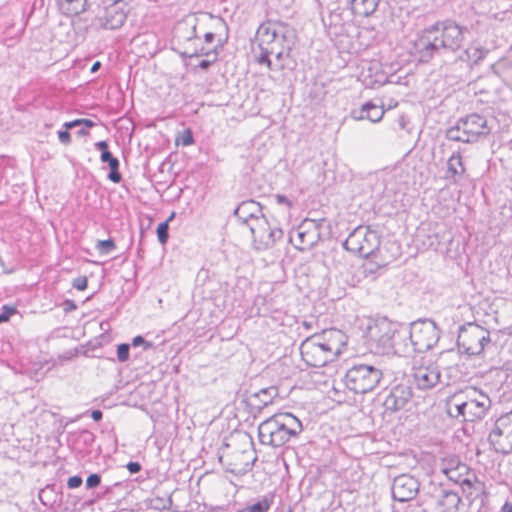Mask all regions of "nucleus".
<instances>
[{
    "label": "nucleus",
    "instance_id": "obj_16",
    "mask_svg": "<svg viewBox=\"0 0 512 512\" xmlns=\"http://www.w3.org/2000/svg\"><path fill=\"white\" fill-rule=\"evenodd\" d=\"M488 441L495 452L503 455L512 453V434L506 419L500 416L496 420L494 428L488 435Z\"/></svg>",
    "mask_w": 512,
    "mask_h": 512
},
{
    "label": "nucleus",
    "instance_id": "obj_39",
    "mask_svg": "<svg viewBox=\"0 0 512 512\" xmlns=\"http://www.w3.org/2000/svg\"><path fill=\"white\" fill-rule=\"evenodd\" d=\"M175 142L176 145H182L184 147L192 145L194 143L192 131L190 129H185L176 137Z\"/></svg>",
    "mask_w": 512,
    "mask_h": 512
},
{
    "label": "nucleus",
    "instance_id": "obj_35",
    "mask_svg": "<svg viewBox=\"0 0 512 512\" xmlns=\"http://www.w3.org/2000/svg\"><path fill=\"white\" fill-rule=\"evenodd\" d=\"M440 468L457 469L460 472H467L468 467L460 461L457 456H449L443 459Z\"/></svg>",
    "mask_w": 512,
    "mask_h": 512
},
{
    "label": "nucleus",
    "instance_id": "obj_52",
    "mask_svg": "<svg viewBox=\"0 0 512 512\" xmlns=\"http://www.w3.org/2000/svg\"><path fill=\"white\" fill-rule=\"evenodd\" d=\"M58 138H59V141L62 143V144H70L71 142V135L69 133V130H67L65 128V130H60L58 132Z\"/></svg>",
    "mask_w": 512,
    "mask_h": 512
},
{
    "label": "nucleus",
    "instance_id": "obj_37",
    "mask_svg": "<svg viewBox=\"0 0 512 512\" xmlns=\"http://www.w3.org/2000/svg\"><path fill=\"white\" fill-rule=\"evenodd\" d=\"M441 472L447 476V478L455 483H464L466 479L462 477L467 474V472H460L457 469L450 468H440Z\"/></svg>",
    "mask_w": 512,
    "mask_h": 512
},
{
    "label": "nucleus",
    "instance_id": "obj_31",
    "mask_svg": "<svg viewBox=\"0 0 512 512\" xmlns=\"http://www.w3.org/2000/svg\"><path fill=\"white\" fill-rule=\"evenodd\" d=\"M378 6V0H351L350 7L353 15L368 17Z\"/></svg>",
    "mask_w": 512,
    "mask_h": 512
},
{
    "label": "nucleus",
    "instance_id": "obj_43",
    "mask_svg": "<svg viewBox=\"0 0 512 512\" xmlns=\"http://www.w3.org/2000/svg\"><path fill=\"white\" fill-rule=\"evenodd\" d=\"M315 344H316V346H318V348L322 352H325V354L327 355V357L329 358L330 361H333L338 356V354L334 350L328 349L329 346L326 344V342L323 339L316 340Z\"/></svg>",
    "mask_w": 512,
    "mask_h": 512
},
{
    "label": "nucleus",
    "instance_id": "obj_61",
    "mask_svg": "<svg viewBox=\"0 0 512 512\" xmlns=\"http://www.w3.org/2000/svg\"><path fill=\"white\" fill-rule=\"evenodd\" d=\"M214 38H215V34L212 33V32H207L204 35V40H205L206 43L213 42Z\"/></svg>",
    "mask_w": 512,
    "mask_h": 512
},
{
    "label": "nucleus",
    "instance_id": "obj_27",
    "mask_svg": "<svg viewBox=\"0 0 512 512\" xmlns=\"http://www.w3.org/2000/svg\"><path fill=\"white\" fill-rule=\"evenodd\" d=\"M352 116L356 120L368 119L371 122L376 123L383 118L384 110L382 107L368 101L362 105L359 111H353Z\"/></svg>",
    "mask_w": 512,
    "mask_h": 512
},
{
    "label": "nucleus",
    "instance_id": "obj_10",
    "mask_svg": "<svg viewBox=\"0 0 512 512\" xmlns=\"http://www.w3.org/2000/svg\"><path fill=\"white\" fill-rule=\"evenodd\" d=\"M249 230L252 236V246L257 251H265L274 247L284 235L283 230L276 225H271L265 215L253 223Z\"/></svg>",
    "mask_w": 512,
    "mask_h": 512
},
{
    "label": "nucleus",
    "instance_id": "obj_38",
    "mask_svg": "<svg viewBox=\"0 0 512 512\" xmlns=\"http://www.w3.org/2000/svg\"><path fill=\"white\" fill-rule=\"evenodd\" d=\"M184 55H187L190 58L206 56L207 58L218 56V47H214L211 50H206L204 47L195 48L192 53L185 52Z\"/></svg>",
    "mask_w": 512,
    "mask_h": 512
},
{
    "label": "nucleus",
    "instance_id": "obj_12",
    "mask_svg": "<svg viewBox=\"0 0 512 512\" xmlns=\"http://www.w3.org/2000/svg\"><path fill=\"white\" fill-rule=\"evenodd\" d=\"M464 401L466 402L467 422L482 420L491 407L489 396L475 387H468L464 390Z\"/></svg>",
    "mask_w": 512,
    "mask_h": 512
},
{
    "label": "nucleus",
    "instance_id": "obj_13",
    "mask_svg": "<svg viewBox=\"0 0 512 512\" xmlns=\"http://www.w3.org/2000/svg\"><path fill=\"white\" fill-rule=\"evenodd\" d=\"M413 393L409 380H402L391 385L383 401L386 412L394 413L406 407L412 399Z\"/></svg>",
    "mask_w": 512,
    "mask_h": 512
},
{
    "label": "nucleus",
    "instance_id": "obj_57",
    "mask_svg": "<svg viewBox=\"0 0 512 512\" xmlns=\"http://www.w3.org/2000/svg\"><path fill=\"white\" fill-rule=\"evenodd\" d=\"M196 28H197V23H194V24L191 26V33H190V35H188V36L186 37V39H187L188 41H190V40H192V39H197V38H198Z\"/></svg>",
    "mask_w": 512,
    "mask_h": 512
},
{
    "label": "nucleus",
    "instance_id": "obj_21",
    "mask_svg": "<svg viewBox=\"0 0 512 512\" xmlns=\"http://www.w3.org/2000/svg\"><path fill=\"white\" fill-rule=\"evenodd\" d=\"M126 4L116 1L105 8L104 15L100 18L101 25L105 29L115 30L123 26L126 21Z\"/></svg>",
    "mask_w": 512,
    "mask_h": 512
},
{
    "label": "nucleus",
    "instance_id": "obj_29",
    "mask_svg": "<svg viewBox=\"0 0 512 512\" xmlns=\"http://www.w3.org/2000/svg\"><path fill=\"white\" fill-rule=\"evenodd\" d=\"M465 173V167L462 162V157L459 152L454 153L447 161V171L445 179L451 183L456 184L458 178Z\"/></svg>",
    "mask_w": 512,
    "mask_h": 512
},
{
    "label": "nucleus",
    "instance_id": "obj_55",
    "mask_svg": "<svg viewBox=\"0 0 512 512\" xmlns=\"http://www.w3.org/2000/svg\"><path fill=\"white\" fill-rule=\"evenodd\" d=\"M95 148L104 154V151H109L108 142L105 140L98 141L94 144Z\"/></svg>",
    "mask_w": 512,
    "mask_h": 512
},
{
    "label": "nucleus",
    "instance_id": "obj_56",
    "mask_svg": "<svg viewBox=\"0 0 512 512\" xmlns=\"http://www.w3.org/2000/svg\"><path fill=\"white\" fill-rule=\"evenodd\" d=\"M91 417L94 421L99 422L100 420H102L103 413L101 410H93L91 412Z\"/></svg>",
    "mask_w": 512,
    "mask_h": 512
},
{
    "label": "nucleus",
    "instance_id": "obj_5",
    "mask_svg": "<svg viewBox=\"0 0 512 512\" xmlns=\"http://www.w3.org/2000/svg\"><path fill=\"white\" fill-rule=\"evenodd\" d=\"M380 243V236L375 230L360 225L348 235L343 247L361 257L369 258L378 251Z\"/></svg>",
    "mask_w": 512,
    "mask_h": 512
},
{
    "label": "nucleus",
    "instance_id": "obj_8",
    "mask_svg": "<svg viewBox=\"0 0 512 512\" xmlns=\"http://www.w3.org/2000/svg\"><path fill=\"white\" fill-rule=\"evenodd\" d=\"M440 38L441 47L445 52L456 53L464 46L465 34L469 32L467 26L459 25L455 20L446 19L434 23Z\"/></svg>",
    "mask_w": 512,
    "mask_h": 512
},
{
    "label": "nucleus",
    "instance_id": "obj_36",
    "mask_svg": "<svg viewBox=\"0 0 512 512\" xmlns=\"http://www.w3.org/2000/svg\"><path fill=\"white\" fill-rule=\"evenodd\" d=\"M97 251L102 255H108L116 249V245L113 239L99 240L96 243Z\"/></svg>",
    "mask_w": 512,
    "mask_h": 512
},
{
    "label": "nucleus",
    "instance_id": "obj_6",
    "mask_svg": "<svg viewBox=\"0 0 512 512\" xmlns=\"http://www.w3.org/2000/svg\"><path fill=\"white\" fill-rule=\"evenodd\" d=\"M434 24L424 28L413 41L411 54L421 63H429L434 57L444 54Z\"/></svg>",
    "mask_w": 512,
    "mask_h": 512
},
{
    "label": "nucleus",
    "instance_id": "obj_33",
    "mask_svg": "<svg viewBox=\"0 0 512 512\" xmlns=\"http://www.w3.org/2000/svg\"><path fill=\"white\" fill-rule=\"evenodd\" d=\"M273 503L272 496H262L255 503L247 505L245 508L238 510L237 512H267Z\"/></svg>",
    "mask_w": 512,
    "mask_h": 512
},
{
    "label": "nucleus",
    "instance_id": "obj_15",
    "mask_svg": "<svg viewBox=\"0 0 512 512\" xmlns=\"http://www.w3.org/2000/svg\"><path fill=\"white\" fill-rule=\"evenodd\" d=\"M427 494L432 498L435 504L441 508V512H455L461 502V498L457 492L434 481H431L427 486Z\"/></svg>",
    "mask_w": 512,
    "mask_h": 512
},
{
    "label": "nucleus",
    "instance_id": "obj_53",
    "mask_svg": "<svg viewBox=\"0 0 512 512\" xmlns=\"http://www.w3.org/2000/svg\"><path fill=\"white\" fill-rule=\"evenodd\" d=\"M479 338L480 339H479L478 345H481V353H482L485 345L490 342L489 333L483 329V334L479 333Z\"/></svg>",
    "mask_w": 512,
    "mask_h": 512
},
{
    "label": "nucleus",
    "instance_id": "obj_60",
    "mask_svg": "<svg viewBox=\"0 0 512 512\" xmlns=\"http://www.w3.org/2000/svg\"><path fill=\"white\" fill-rule=\"evenodd\" d=\"M397 123H398V126L401 128V129H406V125L408 123L406 117L404 115H401L398 120H397Z\"/></svg>",
    "mask_w": 512,
    "mask_h": 512
},
{
    "label": "nucleus",
    "instance_id": "obj_19",
    "mask_svg": "<svg viewBox=\"0 0 512 512\" xmlns=\"http://www.w3.org/2000/svg\"><path fill=\"white\" fill-rule=\"evenodd\" d=\"M441 372L437 364H422L413 368V380L420 390L434 388L440 381Z\"/></svg>",
    "mask_w": 512,
    "mask_h": 512
},
{
    "label": "nucleus",
    "instance_id": "obj_23",
    "mask_svg": "<svg viewBox=\"0 0 512 512\" xmlns=\"http://www.w3.org/2000/svg\"><path fill=\"white\" fill-rule=\"evenodd\" d=\"M391 352L401 356H410L413 354L409 326L396 324V331H394Z\"/></svg>",
    "mask_w": 512,
    "mask_h": 512
},
{
    "label": "nucleus",
    "instance_id": "obj_63",
    "mask_svg": "<svg viewBox=\"0 0 512 512\" xmlns=\"http://www.w3.org/2000/svg\"><path fill=\"white\" fill-rule=\"evenodd\" d=\"M501 512H512V503L510 502H506L502 508H501Z\"/></svg>",
    "mask_w": 512,
    "mask_h": 512
},
{
    "label": "nucleus",
    "instance_id": "obj_24",
    "mask_svg": "<svg viewBox=\"0 0 512 512\" xmlns=\"http://www.w3.org/2000/svg\"><path fill=\"white\" fill-rule=\"evenodd\" d=\"M279 390L276 386L263 388L258 392L251 394L247 399V405L253 410L261 411L264 407L273 403L278 396Z\"/></svg>",
    "mask_w": 512,
    "mask_h": 512
},
{
    "label": "nucleus",
    "instance_id": "obj_3",
    "mask_svg": "<svg viewBox=\"0 0 512 512\" xmlns=\"http://www.w3.org/2000/svg\"><path fill=\"white\" fill-rule=\"evenodd\" d=\"M491 131L487 119L480 114H469L458 119L456 124L446 130V138L451 141L474 143Z\"/></svg>",
    "mask_w": 512,
    "mask_h": 512
},
{
    "label": "nucleus",
    "instance_id": "obj_32",
    "mask_svg": "<svg viewBox=\"0 0 512 512\" xmlns=\"http://www.w3.org/2000/svg\"><path fill=\"white\" fill-rule=\"evenodd\" d=\"M86 0H59V5L63 13L75 16L86 10Z\"/></svg>",
    "mask_w": 512,
    "mask_h": 512
},
{
    "label": "nucleus",
    "instance_id": "obj_44",
    "mask_svg": "<svg viewBox=\"0 0 512 512\" xmlns=\"http://www.w3.org/2000/svg\"><path fill=\"white\" fill-rule=\"evenodd\" d=\"M101 483V476L98 473L90 474L86 479V487L88 489L96 488Z\"/></svg>",
    "mask_w": 512,
    "mask_h": 512
},
{
    "label": "nucleus",
    "instance_id": "obj_59",
    "mask_svg": "<svg viewBox=\"0 0 512 512\" xmlns=\"http://www.w3.org/2000/svg\"><path fill=\"white\" fill-rule=\"evenodd\" d=\"M501 417H502V419L507 420V426L509 427V429H511V434H512V410L509 413L502 415Z\"/></svg>",
    "mask_w": 512,
    "mask_h": 512
},
{
    "label": "nucleus",
    "instance_id": "obj_64",
    "mask_svg": "<svg viewBox=\"0 0 512 512\" xmlns=\"http://www.w3.org/2000/svg\"><path fill=\"white\" fill-rule=\"evenodd\" d=\"M100 66H101V63H100L99 61L95 62V63L92 65V67H91V72H93V73H94V72L98 71V69L100 68Z\"/></svg>",
    "mask_w": 512,
    "mask_h": 512
},
{
    "label": "nucleus",
    "instance_id": "obj_14",
    "mask_svg": "<svg viewBox=\"0 0 512 512\" xmlns=\"http://www.w3.org/2000/svg\"><path fill=\"white\" fill-rule=\"evenodd\" d=\"M250 450H235L232 452H226L219 456V461L225 467L226 471L240 475L251 470L255 457L252 455Z\"/></svg>",
    "mask_w": 512,
    "mask_h": 512
},
{
    "label": "nucleus",
    "instance_id": "obj_1",
    "mask_svg": "<svg viewBox=\"0 0 512 512\" xmlns=\"http://www.w3.org/2000/svg\"><path fill=\"white\" fill-rule=\"evenodd\" d=\"M302 431V422L292 413H277L259 425L258 437L263 445L281 447Z\"/></svg>",
    "mask_w": 512,
    "mask_h": 512
},
{
    "label": "nucleus",
    "instance_id": "obj_30",
    "mask_svg": "<svg viewBox=\"0 0 512 512\" xmlns=\"http://www.w3.org/2000/svg\"><path fill=\"white\" fill-rule=\"evenodd\" d=\"M100 160L103 163H107L109 166L107 178L115 184L120 183L122 181V174L119 171L120 162L118 158L113 156L110 151H104V154L100 155Z\"/></svg>",
    "mask_w": 512,
    "mask_h": 512
},
{
    "label": "nucleus",
    "instance_id": "obj_41",
    "mask_svg": "<svg viewBox=\"0 0 512 512\" xmlns=\"http://www.w3.org/2000/svg\"><path fill=\"white\" fill-rule=\"evenodd\" d=\"M76 126H84L86 128H91L93 126H95V123L90 120V119H85V118H81V119H75L73 121H70V122H66L64 124V127L67 129V130H70Z\"/></svg>",
    "mask_w": 512,
    "mask_h": 512
},
{
    "label": "nucleus",
    "instance_id": "obj_51",
    "mask_svg": "<svg viewBox=\"0 0 512 512\" xmlns=\"http://www.w3.org/2000/svg\"><path fill=\"white\" fill-rule=\"evenodd\" d=\"M217 61V56L203 59L199 62L198 67L202 70H208L210 66Z\"/></svg>",
    "mask_w": 512,
    "mask_h": 512
},
{
    "label": "nucleus",
    "instance_id": "obj_45",
    "mask_svg": "<svg viewBox=\"0 0 512 512\" xmlns=\"http://www.w3.org/2000/svg\"><path fill=\"white\" fill-rule=\"evenodd\" d=\"M132 345L134 347H137V346H142L144 350H148L150 348L153 347V343L152 342H149V341H146L144 339L143 336L141 335H138V336H135L132 340Z\"/></svg>",
    "mask_w": 512,
    "mask_h": 512
},
{
    "label": "nucleus",
    "instance_id": "obj_20",
    "mask_svg": "<svg viewBox=\"0 0 512 512\" xmlns=\"http://www.w3.org/2000/svg\"><path fill=\"white\" fill-rule=\"evenodd\" d=\"M321 340L314 335L304 340L300 346V352L302 359L312 367H323L327 363L331 362L325 352H322L315 341Z\"/></svg>",
    "mask_w": 512,
    "mask_h": 512
},
{
    "label": "nucleus",
    "instance_id": "obj_42",
    "mask_svg": "<svg viewBox=\"0 0 512 512\" xmlns=\"http://www.w3.org/2000/svg\"><path fill=\"white\" fill-rule=\"evenodd\" d=\"M130 345L121 343L117 346V358L120 362H126L129 359Z\"/></svg>",
    "mask_w": 512,
    "mask_h": 512
},
{
    "label": "nucleus",
    "instance_id": "obj_46",
    "mask_svg": "<svg viewBox=\"0 0 512 512\" xmlns=\"http://www.w3.org/2000/svg\"><path fill=\"white\" fill-rule=\"evenodd\" d=\"M87 285H88V280H87V277H85V276L77 277L72 282L73 288H75L79 291L85 290L87 288Z\"/></svg>",
    "mask_w": 512,
    "mask_h": 512
},
{
    "label": "nucleus",
    "instance_id": "obj_62",
    "mask_svg": "<svg viewBox=\"0 0 512 512\" xmlns=\"http://www.w3.org/2000/svg\"><path fill=\"white\" fill-rule=\"evenodd\" d=\"M277 201L278 203H285L287 205H291V202L284 196V195H277Z\"/></svg>",
    "mask_w": 512,
    "mask_h": 512
},
{
    "label": "nucleus",
    "instance_id": "obj_9",
    "mask_svg": "<svg viewBox=\"0 0 512 512\" xmlns=\"http://www.w3.org/2000/svg\"><path fill=\"white\" fill-rule=\"evenodd\" d=\"M324 219H304L289 234V242L298 250L305 251L314 247L321 239Z\"/></svg>",
    "mask_w": 512,
    "mask_h": 512
},
{
    "label": "nucleus",
    "instance_id": "obj_48",
    "mask_svg": "<svg viewBox=\"0 0 512 512\" xmlns=\"http://www.w3.org/2000/svg\"><path fill=\"white\" fill-rule=\"evenodd\" d=\"M82 483H83L82 477L79 475H74V476L69 477V479L67 481V486L70 489H75V488L80 487L82 485Z\"/></svg>",
    "mask_w": 512,
    "mask_h": 512
},
{
    "label": "nucleus",
    "instance_id": "obj_40",
    "mask_svg": "<svg viewBox=\"0 0 512 512\" xmlns=\"http://www.w3.org/2000/svg\"><path fill=\"white\" fill-rule=\"evenodd\" d=\"M157 238H158V241L164 245L167 243L168 239H169V224H168V221H164L162 223H160L157 227Z\"/></svg>",
    "mask_w": 512,
    "mask_h": 512
},
{
    "label": "nucleus",
    "instance_id": "obj_18",
    "mask_svg": "<svg viewBox=\"0 0 512 512\" xmlns=\"http://www.w3.org/2000/svg\"><path fill=\"white\" fill-rule=\"evenodd\" d=\"M479 333L483 334V328L479 325L469 323L467 327L462 326L457 339L459 349L469 356L481 354Z\"/></svg>",
    "mask_w": 512,
    "mask_h": 512
},
{
    "label": "nucleus",
    "instance_id": "obj_25",
    "mask_svg": "<svg viewBox=\"0 0 512 512\" xmlns=\"http://www.w3.org/2000/svg\"><path fill=\"white\" fill-rule=\"evenodd\" d=\"M465 403L464 390L455 392L446 399L445 408L447 415L461 422H467Z\"/></svg>",
    "mask_w": 512,
    "mask_h": 512
},
{
    "label": "nucleus",
    "instance_id": "obj_49",
    "mask_svg": "<svg viewBox=\"0 0 512 512\" xmlns=\"http://www.w3.org/2000/svg\"><path fill=\"white\" fill-rule=\"evenodd\" d=\"M383 265L369 261L363 265L365 274H374L378 269H380Z\"/></svg>",
    "mask_w": 512,
    "mask_h": 512
},
{
    "label": "nucleus",
    "instance_id": "obj_11",
    "mask_svg": "<svg viewBox=\"0 0 512 512\" xmlns=\"http://www.w3.org/2000/svg\"><path fill=\"white\" fill-rule=\"evenodd\" d=\"M394 331H396V323L387 319L378 320L368 327L367 336L370 345L374 346L378 353H391Z\"/></svg>",
    "mask_w": 512,
    "mask_h": 512
},
{
    "label": "nucleus",
    "instance_id": "obj_17",
    "mask_svg": "<svg viewBox=\"0 0 512 512\" xmlns=\"http://www.w3.org/2000/svg\"><path fill=\"white\" fill-rule=\"evenodd\" d=\"M420 484L418 480L409 475L401 474L394 478L392 483V496L394 500L399 502H407L417 495Z\"/></svg>",
    "mask_w": 512,
    "mask_h": 512
},
{
    "label": "nucleus",
    "instance_id": "obj_47",
    "mask_svg": "<svg viewBox=\"0 0 512 512\" xmlns=\"http://www.w3.org/2000/svg\"><path fill=\"white\" fill-rule=\"evenodd\" d=\"M287 45H290V43H288V40L286 42H283L281 41V39H278L277 41H275V45H270L269 48H267V58L270 59V56L273 54V53H268V51L270 50H275V51H280L281 49L285 50L287 49Z\"/></svg>",
    "mask_w": 512,
    "mask_h": 512
},
{
    "label": "nucleus",
    "instance_id": "obj_34",
    "mask_svg": "<svg viewBox=\"0 0 512 512\" xmlns=\"http://www.w3.org/2000/svg\"><path fill=\"white\" fill-rule=\"evenodd\" d=\"M286 48L287 49H285V50L281 49L280 51H275V50L268 51V53H273L272 55H274L277 60V64L275 65V70H284L286 68H289L287 59L290 56L291 45H287ZM272 70H274V67Z\"/></svg>",
    "mask_w": 512,
    "mask_h": 512
},
{
    "label": "nucleus",
    "instance_id": "obj_28",
    "mask_svg": "<svg viewBox=\"0 0 512 512\" xmlns=\"http://www.w3.org/2000/svg\"><path fill=\"white\" fill-rule=\"evenodd\" d=\"M314 336L323 339L329 346L328 349L334 350L338 355L341 353V348L345 344V335L338 329L324 330L321 334H315Z\"/></svg>",
    "mask_w": 512,
    "mask_h": 512
},
{
    "label": "nucleus",
    "instance_id": "obj_58",
    "mask_svg": "<svg viewBox=\"0 0 512 512\" xmlns=\"http://www.w3.org/2000/svg\"><path fill=\"white\" fill-rule=\"evenodd\" d=\"M3 312L1 314H9V318L16 312V308L15 307H11V306H7V305H4L3 306Z\"/></svg>",
    "mask_w": 512,
    "mask_h": 512
},
{
    "label": "nucleus",
    "instance_id": "obj_2",
    "mask_svg": "<svg viewBox=\"0 0 512 512\" xmlns=\"http://www.w3.org/2000/svg\"><path fill=\"white\" fill-rule=\"evenodd\" d=\"M383 377L384 370L380 364H354L345 374V385L354 393L366 394L380 385Z\"/></svg>",
    "mask_w": 512,
    "mask_h": 512
},
{
    "label": "nucleus",
    "instance_id": "obj_4",
    "mask_svg": "<svg viewBox=\"0 0 512 512\" xmlns=\"http://www.w3.org/2000/svg\"><path fill=\"white\" fill-rule=\"evenodd\" d=\"M288 33V26L281 21L267 20L262 23L256 34L260 50V54L256 59L257 63L260 65H266L268 69L272 70L273 64L271 59L267 58V48H269L270 45H275V41L278 39L286 42L288 39Z\"/></svg>",
    "mask_w": 512,
    "mask_h": 512
},
{
    "label": "nucleus",
    "instance_id": "obj_7",
    "mask_svg": "<svg viewBox=\"0 0 512 512\" xmlns=\"http://www.w3.org/2000/svg\"><path fill=\"white\" fill-rule=\"evenodd\" d=\"M413 353H424L432 349L440 338V331L431 319H419L409 325Z\"/></svg>",
    "mask_w": 512,
    "mask_h": 512
},
{
    "label": "nucleus",
    "instance_id": "obj_50",
    "mask_svg": "<svg viewBox=\"0 0 512 512\" xmlns=\"http://www.w3.org/2000/svg\"><path fill=\"white\" fill-rule=\"evenodd\" d=\"M61 306L65 313H69L77 309V304L71 299H65Z\"/></svg>",
    "mask_w": 512,
    "mask_h": 512
},
{
    "label": "nucleus",
    "instance_id": "obj_22",
    "mask_svg": "<svg viewBox=\"0 0 512 512\" xmlns=\"http://www.w3.org/2000/svg\"><path fill=\"white\" fill-rule=\"evenodd\" d=\"M234 215L238 220L248 228L253 225L260 217H263L262 206L254 200L241 202L234 210Z\"/></svg>",
    "mask_w": 512,
    "mask_h": 512
},
{
    "label": "nucleus",
    "instance_id": "obj_54",
    "mask_svg": "<svg viewBox=\"0 0 512 512\" xmlns=\"http://www.w3.org/2000/svg\"><path fill=\"white\" fill-rule=\"evenodd\" d=\"M126 468L131 474H136L141 471L142 466L139 462L130 461L127 463Z\"/></svg>",
    "mask_w": 512,
    "mask_h": 512
},
{
    "label": "nucleus",
    "instance_id": "obj_26",
    "mask_svg": "<svg viewBox=\"0 0 512 512\" xmlns=\"http://www.w3.org/2000/svg\"><path fill=\"white\" fill-rule=\"evenodd\" d=\"M488 53V49L482 47L480 44L472 42L458 56V60L467 63L469 67H473L483 61Z\"/></svg>",
    "mask_w": 512,
    "mask_h": 512
}]
</instances>
